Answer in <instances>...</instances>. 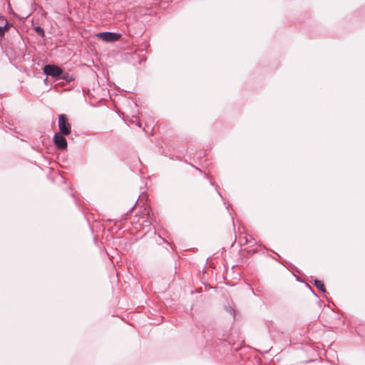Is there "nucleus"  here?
Instances as JSON below:
<instances>
[{
	"label": "nucleus",
	"mask_w": 365,
	"mask_h": 365,
	"mask_svg": "<svg viewBox=\"0 0 365 365\" xmlns=\"http://www.w3.org/2000/svg\"><path fill=\"white\" fill-rule=\"evenodd\" d=\"M58 128L59 133L66 136L71 133V125L68 121V119L65 114H60L58 115Z\"/></svg>",
	"instance_id": "1"
},
{
	"label": "nucleus",
	"mask_w": 365,
	"mask_h": 365,
	"mask_svg": "<svg viewBox=\"0 0 365 365\" xmlns=\"http://www.w3.org/2000/svg\"><path fill=\"white\" fill-rule=\"evenodd\" d=\"M43 73L49 76L57 78L63 73L61 68L53 64H47L43 67Z\"/></svg>",
	"instance_id": "2"
},
{
	"label": "nucleus",
	"mask_w": 365,
	"mask_h": 365,
	"mask_svg": "<svg viewBox=\"0 0 365 365\" xmlns=\"http://www.w3.org/2000/svg\"><path fill=\"white\" fill-rule=\"evenodd\" d=\"M96 36L106 42H115L120 38V34L108 31L98 33Z\"/></svg>",
	"instance_id": "3"
},
{
	"label": "nucleus",
	"mask_w": 365,
	"mask_h": 365,
	"mask_svg": "<svg viewBox=\"0 0 365 365\" xmlns=\"http://www.w3.org/2000/svg\"><path fill=\"white\" fill-rule=\"evenodd\" d=\"M64 135H63L61 133H57L53 136L54 144L56 147L60 150H65L68 146L67 141Z\"/></svg>",
	"instance_id": "4"
},
{
	"label": "nucleus",
	"mask_w": 365,
	"mask_h": 365,
	"mask_svg": "<svg viewBox=\"0 0 365 365\" xmlns=\"http://www.w3.org/2000/svg\"><path fill=\"white\" fill-rule=\"evenodd\" d=\"M314 284L318 288V289L322 292H326V289L324 287V283L318 279L314 280Z\"/></svg>",
	"instance_id": "5"
},
{
	"label": "nucleus",
	"mask_w": 365,
	"mask_h": 365,
	"mask_svg": "<svg viewBox=\"0 0 365 365\" xmlns=\"http://www.w3.org/2000/svg\"><path fill=\"white\" fill-rule=\"evenodd\" d=\"M0 26L10 28V24L5 18L0 16Z\"/></svg>",
	"instance_id": "6"
},
{
	"label": "nucleus",
	"mask_w": 365,
	"mask_h": 365,
	"mask_svg": "<svg viewBox=\"0 0 365 365\" xmlns=\"http://www.w3.org/2000/svg\"><path fill=\"white\" fill-rule=\"evenodd\" d=\"M35 31L41 36H44L45 32L43 28L41 26H36L34 29Z\"/></svg>",
	"instance_id": "7"
},
{
	"label": "nucleus",
	"mask_w": 365,
	"mask_h": 365,
	"mask_svg": "<svg viewBox=\"0 0 365 365\" xmlns=\"http://www.w3.org/2000/svg\"><path fill=\"white\" fill-rule=\"evenodd\" d=\"M10 28L0 26V37L4 36L5 33L9 30Z\"/></svg>",
	"instance_id": "8"
},
{
	"label": "nucleus",
	"mask_w": 365,
	"mask_h": 365,
	"mask_svg": "<svg viewBox=\"0 0 365 365\" xmlns=\"http://www.w3.org/2000/svg\"><path fill=\"white\" fill-rule=\"evenodd\" d=\"M227 310L232 315L233 317H235V311L232 307H227Z\"/></svg>",
	"instance_id": "9"
},
{
	"label": "nucleus",
	"mask_w": 365,
	"mask_h": 365,
	"mask_svg": "<svg viewBox=\"0 0 365 365\" xmlns=\"http://www.w3.org/2000/svg\"><path fill=\"white\" fill-rule=\"evenodd\" d=\"M245 244H247L248 243V240L245 237Z\"/></svg>",
	"instance_id": "10"
}]
</instances>
